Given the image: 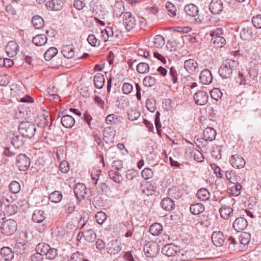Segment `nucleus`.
Here are the masks:
<instances>
[{
  "label": "nucleus",
  "mask_w": 261,
  "mask_h": 261,
  "mask_svg": "<svg viewBox=\"0 0 261 261\" xmlns=\"http://www.w3.org/2000/svg\"><path fill=\"white\" fill-rule=\"evenodd\" d=\"M36 251L42 253L47 260L53 261L58 256V250L51 247L49 244L45 243L38 244L35 248Z\"/></svg>",
  "instance_id": "f257e3e1"
},
{
  "label": "nucleus",
  "mask_w": 261,
  "mask_h": 261,
  "mask_svg": "<svg viewBox=\"0 0 261 261\" xmlns=\"http://www.w3.org/2000/svg\"><path fill=\"white\" fill-rule=\"evenodd\" d=\"M232 201L233 200L230 198H223L220 201L221 206L219 212L221 217L224 220H228L233 216V210L230 206Z\"/></svg>",
  "instance_id": "f03ea898"
},
{
  "label": "nucleus",
  "mask_w": 261,
  "mask_h": 261,
  "mask_svg": "<svg viewBox=\"0 0 261 261\" xmlns=\"http://www.w3.org/2000/svg\"><path fill=\"white\" fill-rule=\"evenodd\" d=\"M236 66L237 62L236 61L231 59H227L219 69V75L223 79L230 77Z\"/></svg>",
  "instance_id": "7ed1b4c3"
},
{
  "label": "nucleus",
  "mask_w": 261,
  "mask_h": 261,
  "mask_svg": "<svg viewBox=\"0 0 261 261\" xmlns=\"http://www.w3.org/2000/svg\"><path fill=\"white\" fill-rule=\"evenodd\" d=\"M19 133L24 137L32 138L36 132L35 125L29 121L21 122L18 126Z\"/></svg>",
  "instance_id": "20e7f679"
},
{
  "label": "nucleus",
  "mask_w": 261,
  "mask_h": 261,
  "mask_svg": "<svg viewBox=\"0 0 261 261\" xmlns=\"http://www.w3.org/2000/svg\"><path fill=\"white\" fill-rule=\"evenodd\" d=\"M241 38L243 40L249 41L253 37L252 24L248 21L242 23L239 27Z\"/></svg>",
  "instance_id": "39448f33"
},
{
  "label": "nucleus",
  "mask_w": 261,
  "mask_h": 261,
  "mask_svg": "<svg viewBox=\"0 0 261 261\" xmlns=\"http://www.w3.org/2000/svg\"><path fill=\"white\" fill-rule=\"evenodd\" d=\"M17 224L13 219H8L4 222L1 226L2 232L6 236L13 234L17 229Z\"/></svg>",
  "instance_id": "423d86ee"
},
{
  "label": "nucleus",
  "mask_w": 261,
  "mask_h": 261,
  "mask_svg": "<svg viewBox=\"0 0 261 261\" xmlns=\"http://www.w3.org/2000/svg\"><path fill=\"white\" fill-rule=\"evenodd\" d=\"M123 24L127 31L132 30L136 25V20L130 12H126L122 16Z\"/></svg>",
  "instance_id": "0eeeda50"
},
{
  "label": "nucleus",
  "mask_w": 261,
  "mask_h": 261,
  "mask_svg": "<svg viewBox=\"0 0 261 261\" xmlns=\"http://www.w3.org/2000/svg\"><path fill=\"white\" fill-rule=\"evenodd\" d=\"M184 10L185 13L189 16L191 17H197L195 18V21L198 24L201 23L203 21V18L200 15H198L199 9L198 8L193 4L187 5L185 8Z\"/></svg>",
  "instance_id": "6e6552de"
},
{
  "label": "nucleus",
  "mask_w": 261,
  "mask_h": 261,
  "mask_svg": "<svg viewBox=\"0 0 261 261\" xmlns=\"http://www.w3.org/2000/svg\"><path fill=\"white\" fill-rule=\"evenodd\" d=\"M30 165V159L24 154H19L17 156L16 166L20 171H26Z\"/></svg>",
  "instance_id": "1a4fd4ad"
},
{
  "label": "nucleus",
  "mask_w": 261,
  "mask_h": 261,
  "mask_svg": "<svg viewBox=\"0 0 261 261\" xmlns=\"http://www.w3.org/2000/svg\"><path fill=\"white\" fill-rule=\"evenodd\" d=\"M62 116L61 115V112L58 114L57 119L61 117V122L63 126L66 128H71L75 124V121L74 118L67 113L66 111L62 112Z\"/></svg>",
  "instance_id": "9d476101"
},
{
  "label": "nucleus",
  "mask_w": 261,
  "mask_h": 261,
  "mask_svg": "<svg viewBox=\"0 0 261 261\" xmlns=\"http://www.w3.org/2000/svg\"><path fill=\"white\" fill-rule=\"evenodd\" d=\"M144 251L147 257H154L159 251V245L153 242H148L145 245Z\"/></svg>",
  "instance_id": "9b49d317"
},
{
  "label": "nucleus",
  "mask_w": 261,
  "mask_h": 261,
  "mask_svg": "<svg viewBox=\"0 0 261 261\" xmlns=\"http://www.w3.org/2000/svg\"><path fill=\"white\" fill-rule=\"evenodd\" d=\"M229 163L232 167L239 169L243 168L246 165L244 159L238 154L232 155L229 159Z\"/></svg>",
  "instance_id": "f8f14e48"
},
{
  "label": "nucleus",
  "mask_w": 261,
  "mask_h": 261,
  "mask_svg": "<svg viewBox=\"0 0 261 261\" xmlns=\"http://www.w3.org/2000/svg\"><path fill=\"white\" fill-rule=\"evenodd\" d=\"M184 65L186 70L190 74H193L198 72L199 71L198 64L196 61L193 59L185 60Z\"/></svg>",
  "instance_id": "ddd939ff"
},
{
  "label": "nucleus",
  "mask_w": 261,
  "mask_h": 261,
  "mask_svg": "<svg viewBox=\"0 0 261 261\" xmlns=\"http://www.w3.org/2000/svg\"><path fill=\"white\" fill-rule=\"evenodd\" d=\"M156 190V187L153 186L150 182L143 181L140 185V191L142 194L145 196H149L153 194Z\"/></svg>",
  "instance_id": "4468645a"
},
{
  "label": "nucleus",
  "mask_w": 261,
  "mask_h": 261,
  "mask_svg": "<svg viewBox=\"0 0 261 261\" xmlns=\"http://www.w3.org/2000/svg\"><path fill=\"white\" fill-rule=\"evenodd\" d=\"M116 136V131L112 126H108L105 128L103 132V140L107 143H113Z\"/></svg>",
  "instance_id": "2eb2a0df"
},
{
  "label": "nucleus",
  "mask_w": 261,
  "mask_h": 261,
  "mask_svg": "<svg viewBox=\"0 0 261 261\" xmlns=\"http://www.w3.org/2000/svg\"><path fill=\"white\" fill-rule=\"evenodd\" d=\"M180 252L179 247L173 244H167L164 246L162 249V252L166 256H175Z\"/></svg>",
  "instance_id": "dca6fc26"
},
{
  "label": "nucleus",
  "mask_w": 261,
  "mask_h": 261,
  "mask_svg": "<svg viewBox=\"0 0 261 261\" xmlns=\"http://www.w3.org/2000/svg\"><path fill=\"white\" fill-rule=\"evenodd\" d=\"M208 99V94L204 91L199 90L196 92L194 95L195 102L198 105H204L207 103Z\"/></svg>",
  "instance_id": "f3484780"
},
{
  "label": "nucleus",
  "mask_w": 261,
  "mask_h": 261,
  "mask_svg": "<svg viewBox=\"0 0 261 261\" xmlns=\"http://www.w3.org/2000/svg\"><path fill=\"white\" fill-rule=\"evenodd\" d=\"M74 193L77 199L81 200L86 197L87 188L83 184L78 183L75 186Z\"/></svg>",
  "instance_id": "a211bd4d"
},
{
  "label": "nucleus",
  "mask_w": 261,
  "mask_h": 261,
  "mask_svg": "<svg viewBox=\"0 0 261 261\" xmlns=\"http://www.w3.org/2000/svg\"><path fill=\"white\" fill-rule=\"evenodd\" d=\"M6 53L9 57L15 56L19 50L18 45L14 41L8 42L6 47Z\"/></svg>",
  "instance_id": "6ab92c4d"
},
{
  "label": "nucleus",
  "mask_w": 261,
  "mask_h": 261,
  "mask_svg": "<svg viewBox=\"0 0 261 261\" xmlns=\"http://www.w3.org/2000/svg\"><path fill=\"white\" fill-rule=\"evenodd\" d=\"M209 10L214 14L220 13L223 10V4L221 0H212L209 5Z\"/></svg>",
  "instance_id": "aec40b11"
},
{
  "label": "nucleus",
  "mask_w": 261,
  "mask_h": 261,
  "mask_svg": "<svg viewBox=\"0 0 261 261\" xmlns=\"http://www.w3.org/2000/svg\"><path fill=\"white\" fill-rule=\"evenodd\" d=\"M211 238L213 244L216 246H222L224 243L225 239L223 233L220 231L213 232Z\"/></svg>",
  "instance_id": "412c9836"
},
{
  "label": "nucleus",
  "mask_w": 261,
  "mask_h": 261,
  "mask_svg": "<svg viewBox=\"0 0 261 261\" xmlns=\"http://www.w3.org/2000/svg\"><path fill=\"white\" fill-rule=\"evenodd\" d=\"M199 79L201 84L209 85L212 82L213 77L211 72L208 69H204L200 72Z\"/></svg>",
  "instance_id": "4be33fe9"
},
{
  "label": "nucleus",
  "mask_w": 261,
  "mask_h": 261,
  "mask_svg": "<svg viewBox=\"0 0 261 261\" xmlns=\"http://www.w3.org/2000/svg\"><path fill=\"white\" fill-rule=\"evenodd\" d=\"M61 53L64 58L68 59L74 57L75 51L73 45H64L62 47Z\"/></svg>",
  "instance_id": "5701e85b"
},
{
  "label": "nucleus",
  "mask_w": 261,
  "mask_h": 261,
  "mask_svg": "<svg viewBox=\"0 0 261 261\" xmlns=\"http://www.w3.org/2000/svg\"><path fill=\"white\" fill-rule=\"evenodd\" d=\"M248 225L247 221L244 217L237 218L233 223V227L238 232L245 229Z\"/></svg>",
  "instance_id": "b1692460"
},
{
  "label": "nucleus",
  "mask_w": 261,
  "mask_h": 261,
  "mask_svg": "<svg viewBox=\"0 0 261 261\" xmlns=\"http://www.w3.org/2000/svg\"><path fill=\"white\" fill-rule=\"evenodd\" d=\"M64 3L61 0H51L46 3V6L48 10L53 11H59L62 9Z\"/></svg>",
  "instance_id": "393cba45"
},
{
  "label": "nucleus",
  "mask_w": 261,
  "mask_h": 261,
  "mask_svg": "<svg viewBox=\"0 0 261 261\" xmlns=\"http://www.w3.org/2000/svg\"><path fill=\"white\" fill-rule=\"evenodd\" d=\"M178 79V74L176 69L174 67H171L168 77L165 79V82L169 84H175L177 83Z\"/></svg>",
  "instance_id": "a878e982"
},
{
  "label": "nucleus",
  "mask_w": 261,
  "mask_h": 261,
  "mask_svg": "<svg viewBox=\"0 0 261 261\" xmlns=\"http://www.w3.org/2000/svg\"><path fill=\"white\" fill-rule=\"evenodd\" d=\"M161 205L164 210L168 211L174 210L175 207L173 200L169 197L163 198L161 201Z\"/></svg>",
  "instance_id": "bb28decb"
},
{
  "label": "nucleus",
  "mask_w": 261,
  "mask_h": 261,
  "mask_svg": "<svg viewBox=\"0 0 261 261\" xmlns=\"http://www.w3.org/2000/svg\"><path fill=\"white\" fill-rule=\"evenodd\" d=\"M228 244V248L230 252H232L240 250V243L234 238L229 237L226 242Z\"/></svg>",
  "instance_id": "cd10ccee"
},
{
  "label": "nucleus",
  "mask_w": 261,
  "mask_h": 261,
  "mask_svg": "<svg viewBox=\"0 0 261 261\" xmlns=\"http://www.w3.org/2000/svg\"><path fill=\"white\" fill-rule=\"evenodd\" d=\"M107 249L108 252L111 254H116L122 249L120 243L117 240L112 241Z\"/></svg>",
  "instance_id": "c85d7f7f"
},
{
  "label": "nucleus",
  "mask_w": 261,
  "mask_h": 261,
  "mask_svg": "<svg viewBox=\"0 0 261 261\" xmlns=\"http://www.w3.org/2000/svg\"><path fill=\"white\" fill-rule=\"evenodd\" d=\"M216 134V132L214 128L207 127L203 130V139L206 141H212L215 139Z\"/></svg>",
  "instance_id": "c756f323"
},
{
  "label": "nucleus",
  "mask_w": 261,
  "mask_h": 261,
  "mask_svg": "<svg viewBox=\"0 0 261 261\" xmlns=\"http://www.w3.org/2000/svg\"><path fill=\"white\" fill-rule=\"evenodd\" d=\"M123 119L122 116L115 114H112L106 117V122L108 124H116L122 122Z\"/></svg>",
  "instance_id": "7c9ffc66"
},
{
  "label": "nucleus",
  "mask_w": 261,
  "mask_h": 261,
  "mask_svg": "<svg viewBox=\"0 0 261 261\" xmlns=\"http://www.w3.org/2000/svg\"><path fill=\"white\" fill-rule=\"evenodd\" d=\"M45 219L44 212L41 210H36L32 215V220L34 222L41 223Z\"/></svg>",
  "instance_id": "2f4dec72"
},
{
  "label": "nucleus",
  "mask_w": 261,
  "mask_h": 261,
  "mask_svg": "<svg viewBox=\"0 0 261 261\" xmlns=\"http://www.w3.org/2000/svg\"><path fill=\"white\" fill-rule=\"evenodd\" d=\"M1 254L4 257L5 260L10 261L14 257V253L8 247H4L1 249Z\"/></svg>",
  "instance_id": "473e14b6"
},
{
  "label": "nucleus",
  "mask_w": 261,
  "mask_h": 261,
  "mask_svg": "<svg viewBox=\"0 0 261 261\" xmlns=\"http://www.w3.org/2000/svg\"><path fill=\"white\" fill-rule=\"evenodd\" d=\"M24 136L22 135H14L11 141V143L15 148H19L24 143Z\"/></svg>",
  "instance_id": "72a5a7b5"
},
{
  "label": "nucleus",
  "mask_w": 261,
  "mask_h": 261,
  "mask_svg": "<svg viewBox=\"0 0 261 261\" xmlns=\"http://www.w3.org/2000/svg\"><path fill=\"white\" fill-rule=\"evenodd\" d=\"M163 230L162 225L159 223H154L149 228V232L154 236H158L161 234Z\"/></svg>",
  "instance_id": "f704fd0d"
},
{
  "label": "nucleus",
  "mask_w": 261,
  "mask_h": 261,
  "mask_svg": "<svg viewBox=\"0 0 261 261\" xmlns=\"http://www.w3.org/2000/svg\"><path fill=\"white\" fill-rule=\"evenodd\" d=\"M47 37L44 34H38L33 38V43L36 46H42L47 42Z\"/></svg>",
  "instance_id": "c9c22d12"
},
{
  "label": "nucleus",
  "mask_w": 261,
  "mask_h": 261,
  "mask_svg": "<svg viewBox=\"0 0 261 261\" xmlns=\"http://www.w3.org/2000/svg\"><path fill=\"white\" fill-rule=\"evenodd\" d=\"M211 43L214 47H222L226 44V40L222 36L213 37L211 39Z\"/></svg>",
  "instance_id": "e433bc0d"
},
{
  "label": "nucleus",
  "mask_w": 261,
  "mask_h": 261,
  "mask_svg": "<svg viewBox=\"0 0 261 261\" xmlns=\"http://www.w3.org/2000/svg\"><path fill=\"white\" fill-rule=\"evenodd\" d=\"M94 84L98 89H101L105 83V78L101 73H96L94 77Z\"/></svg>",
  "instance_id": "4c0bfd02"
},
{
  "label": "nucleus",
  "mask_w": 261,
  "mask_h": 261,
  "mask_svg": "<svg viewBox=\"0 0 261 261\" xmlns=\"http://www.w3.org/2000/svg\"><path fill=\"white\" fill-rule=\"evenodd\" d=\"M204 208V205L199 203L193 204L190 206V211L193 215H198L202 213Z\"/></svg>",
  "instance_id": "58836bf2"
},
{
  "label": "nucleus",
  "mask_w": 261,
  "mask_h": 261,
  "mask_svg": "<svg viewBox=\"0 0 261 261\" xmlns=\"http://www.w3.org/2000/svg\"><path fill=\"white\" fill-rule=\"evenodd\" d=\"M32 23L36 29H40L44 25V21L43 18L39 15H35L32 18Z\"/></svg>",
  "instance_id": "ea45409f"
},
{
  "label": "nucleus",
  "mask_w": 261,
  "mask_h": 261,
  "mask_svg": "<svg viewBox=\"0 0 261 261\" xmlns=\"http://www.w3.org/2000/svg\"><path fill=\"white\" fill-rule=\"evenodd\" d=\"M196 196L199 200L206 201L210 198V194L206 189L202 188L198 190Z\"/></svg>",
  "instance_id": "a19ab883"
},
{
  "label": "nucleus",
  "mask_w": 261,
  "mask_h": 261,
  "mask_svg": "<svg viewBox=\"0 0 261 261\" xmlns=\"http://www.w3.org/2000/svg\"><path fill=\"white\" fill-rule=\"evenodd\" d=\"M109 175L111 179L117 183H120L122 180L123 177L119 173L118 171L112 169L109 172Z\"/></svg>",
  "instance_id": "79ce46f5"
},
{
  "label": "nucleus",
  "mask_w": 261,
  "mask_h": 261,
  "mask_svg": "<svg viewBox=\"0 0 261 261\" xmlns=\"http://www.w3.org/2000/svg\"><path fill=\"white\" fill-rule=\"evenodd\" d=\"M25 247L26 244L24 241H19L18 240L15 243L13 248L16 252L22 254L25 252Z\"/></svg>",
  "instance_id": "37998d69"
},
{
  "label": "nucleus",
  "mask_w": 261,
  "mask_h": 261,
  "mask_svg": "<svg viewBox=\"0 0 261 261\" xmlns=\"http://www.w3.org/2000/svg\"><path fill=\"white\" fill-rule=\"evenodd\" d=\"M63 198V195L60 191H55L53 192L49 196V199L54 203L60 202Z\"/></svg>",
  "instance_id": "c03bdc74"
},
{
  "label": "nucleus",
  "mask_w": 261,
  "mask_h": 261,
  "mask_svg": "<svg viewBox=\"0 0 261 261\" xmlns=\"http://www.w3.org/2000/svg\"><path fill=\"white\" fill-rule=\"evenodd\" d=\"M101 37L104 42L107 41L110 37H113L114 31L110 27H107L101 32Z\"/></svg>",
  "instance_id": "a18cd8bd"
},
{
  "label": "nucleus",
  "mask_w": 261,
  "mask_h": 261,
  "mask_svg": "<svg viewBox=\"0 0 261 261\" xmlns=\"http://www.w3.org/2000/svg\"><path fill=\"white\" fill-rule=\"evenodd\" d=\"M168 194L169 198L172 199H177L180 197L179 189L177 187H172L168 189Z\"/></svg>",
  "instance_id": "49530a36"
},
{
  "label": "nucleus",
  "mask_w": 261,
  "mask_h": 261,
  "mask_svg": "<svg viewBox=\"0 0 261 261\" xmlns=\"http://www.w3.org/2000/svg\"><path fill=\"white\" fill-rule=\"evenodd\" d=\"M58 54V49L54 47H50L44 54V59L46 61L50 60Z\"/></svg>",
  "instance_id": "de8ad7c7"
},
{
  "label": "nucleus",
  "mask_w": 261,
  "mask_h": 261,
  "mask_svg": "<svg viewBox=\"0 0 261 261\" xmlns=\"http://www.w3.org/2000/svg\"><path fill=\"white\" fill-rule=\"evenodd\" d=\"M165 39L162 35H157L154 37L153 45L155 48H162L165 44Z\"/></svg>",
  "instance_id": "09e8293b"
},
{
  "label": "nucleus",
  "mask_w": 261,
  "mask_h": 261,
  "mask_svg": "<svg viewBox=\"0 0 261 261\" xmlns=\"http://www.w3.org/2000/svg\"><path fill=\"white\" fill-rule=\"evenodd\" d=\"M136 69L139 73L145 74L149 72V66L146 63L141 62L137 65Z\"/></svg>",
  "instance_id": "8fccbe9b"
},
{
  "label": "nucleus",
  "mask_w": 261,
  "mask_h": 261,
  "mask_svg": "<svg viewBox=\"0 0 261 261\" xmlns=\"http://www.w3.org/2000/svg\"><path fill=\"white\" fill-rule=\"evenodd\" d=\"M96 238L94 231L91 229H88L85 231V239L89 242H92Z\"/></svg>",
  "instance_id": "3c124183"
},
{
  "label": "nucleus",
  "mask_w": 261,
  "mask_h": 261,
  "mask_svg": "<svg viewBox=\"0 0 261 261\" xmlns=\"http://www.w3.org/2000/svg\"><path fill=\"white\" fill-rule=\"evenodd\" d=\"M250 234L246 232H242L239 238V243L240 244L244 245L248 244L250 241Z\"/></svg>",
  "instance_id": "603ef678"
},
{
  "label": "nucleus",
  "mask_w": 261,
  "mask_h": 261,
  "mask_svg": "<svg viewBox=\"0 0 261 261\" xmlns=\"http://www.w3.org/2000/svg\"><path fill=\"white\" fill-rule=\"evenodd\" d=\"M190 152L192 154L191 156H193L194 160L197 162H200L203 161L204 157L202 154L198 150L194 148H189Z\"/></svg>",
  "instance_id": "864d4df0"
},
{
  "label": "nucleus",
  "mask_w": 261,
  "mask_h": 261,
  "mask_svg": "<svg viewBox=\"0 0 261 261\" xmlns=\"http://www.w3.org/2000/svg\"><path fill=\"white\" fill-rule=\"evenodd\" d=\"M144 86L147 87H151L156 84V79L152 76H146L143 80Z\"/></svg>",
  "instance_id": "5fc2aeb1"
},
{
  "label": "nucleus",
  "mask_w": 261,
  "mask_h": 261,
  "mask_svg": "<svg viewBox=\"0 0 261 261\" xmlns=\"http://www.w3.org/2000/svg\"><path fill=\"white\" fill-rule=\"evenodd\" d=\"M9 188L10 191L14 194L18 193L20 191L21 189L20 184L15 180L10 182Z\"/></svg>",
  "instance_id": "6e6d98bb"
},
{
  "label": "nucleus",
  "mask_w": 261,
  "mask_h": 261,
  "mask_svg": "<svg viewBox=\"0 0 261 261\" xmlns=\"http://www.w3.org/2000/svg\"><path fill=\"white\" fill-rule=\"evenodd\" d=\"M107 215L102 211H99L96 213L95 218L97 222L102 225L107 220Z\"/></svg>",
  "instance_id": "4d7b16f0"
},
{
  "label": "nucleus",
  "mask_w": 261,
  "mask_h": 261,
  "mask_svg": "<svg viewBox=\"0 0 261 261\" xmlns=\"http://www.w3.org/2000/svg\"><path fill=\"white\" fill-rule=\"evenodd\" d=\"M87 41L91 46L94 47L99 46L100 44V40L96 38L94 34L89 35Z\"/></svg>",
  "instance_id": "13d9d810"
},
{
  "label": "nucleus",
  "mask_w": 261,
  "mask_h": 261,
  "mask_svg": "<svg viewBox=\"0 0 261 261\" xmlns=\"http://www.w3.org/2000/svg\"><path fill=\"white\" fill-rule=\"evenodd\" d=\"M166 8L168 11V14L171 17H174L176 16V8L171 3L168 2L166 4Z\"/></svg>",
  "instance_id": "bf43d9fd"
},
{
  "label": "nucleus",
  "mask_w": 261,
  "mask_h": 261,
  "mask_svg": "<svg viewBox=\"0 0 261 261\" xmlns=\"http://www.w3.org/2000/svg\"><path fill=\"white\" fill-rule=\"evenodd\" d=\"M139 172L137 170L134 169L127 170L126 171L125 176L126 178L129 180H132L134 178L139 177Z\"/></svg>",
  "instance_id": "052dcab7"
},
{
  "label": "nucleus",
  "mask_w": 261,
  "mask_h": 261,
  "mask_svg": "<svg viewBox=\"0 0 261 261\" xmlns=\"http://www.w3.org/2000/svg\"><path fill=\"white\" fill-rule=\"evenodd\" d=\"M128 119L130 121L137 119L140 116V113L136 110H130L127 113Z\"/></svg>",
  "instance_id": "680f3d73"
},
{
  "label": "nucleus",
  "mask_w": 261,
  "mask_h": 261,
  "mask_svg": "<svg viewBox=\"0 0 261 261\" xmlns=\"http://www.w3.org/2000/svg\"><path fill=\"white\" fill-rule=\"evenodd\" d=\"M69 261H85V257L83 253L76 251L71 255Z\"/></svg>",
  "instance_id": "e2e57ef3"
},
{
  "label": "nucleus",
  "mask_w": 261,
  "mask_h": 261,
  "mask_svg": "<svg viewBox=\"0 0 261 261\" xmlns=\"http://www.w3.org/2000/svg\"><path fill=\"white\" fill-rule=\"evenodd\" d=\"M142 176L144 179H148L153 176L152 170L149 168H145L141 172Z\"/></svg>",
  "instance_id": "0e129e2a"
},
{
  "label": "nucleus",
  "mask_w": 261,
  "mask_h": 261,
  "mask_svg": "<svg viewBox=\"0 0 261 261\" xmlns=\"http://www.w3.org/2000/svg\"><path fill=\"white\" fill-rule=\"evenodd\" d=\"M212 98L216 100L220 99L222 96V93L218 88L213 89L210 92Z\"/></svg>",
  "instance_id": "69168bd1"
},
{
  "label": "nucleus",
  "mask_w": 261,
  "mask_h": 261,
  "mask_svg": "<svg viewBox=\"0 0 261 261\" xmlns=\"http://www.w3.org/2000/svg\"><path fill=\"white\" fill-rule=\"evenodd\" d=\"M75 204L74 201L70 200L64 206L65 212L66 214H70L75 210Z\"/></svg>",
  "instance_id": "338daca9"
},
{
  "label": "nucleus",
  "mask_w": 261,
  "mask_h": 261,
  "mask_svg": "<svg viewBox=\"0 0 261 261\" xmlns=\"http://www.w3.org/2000/svg\"><path fill=\"white\" fill-rule=\"evenodd\" d=\"M252 23L257 29L261 28V14H258L252 18Z\"/></svg>",
  "instance_id": "774afa93"
}]
</instances>
